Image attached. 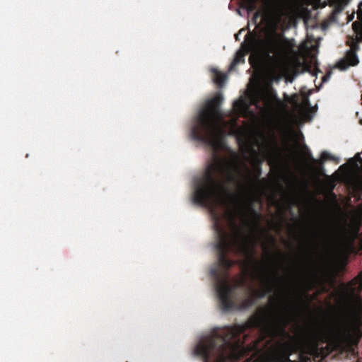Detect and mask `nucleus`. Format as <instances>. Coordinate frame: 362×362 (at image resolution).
Segmentation results:
<instances>
[{"instance_id":"25","label":"nucleus","mask_w":362,"mask_h":362,"mask_svg":"<svg viewBox=\"0 0 362 362\" xmlns=\"http://www.w3.org/2000/svg\"><path fill=\"white\" fill-rule=\"evenodd\" d=\"M278 255H279V256H280V257H281V256H283V254H282L281 252H279H279H278Z\"/></svg>"},{"instance_id":"13","label":"nucleus","mask_w":362,"mask_h":362,"mask_svg":"<svg viewBox=\"0 0 362 362\" xmlns=\"http://www.w3.org/2000/svg\"><path fill=\"white\" fill-rule=\"evenodd\" d=\"M358 17L361 22L355 21L352 23V28L355 33L362 36V13L358 14Z\"/></svg>"},{"instance_id":"20","label":"nucleus","mask_w":362,"mask_h":362,"mask_svg":"<svg viewBox=\"0 0 362 362\" xmlns=\"http://www.w3.org/2000/svg\"><path fill=\"white\" fill-rule=\"evenodd\" d=\"M308 156L309 160H310L313 163H317V160L313 158V156H312V154L310 153H308Z\"/></svg>"},{"instance_id":"24","label":"nucleus","mask_w":362,"mask_h":362,"mask_svg":"<svg viewBox=\"0 0 362 362\" xmlns=\"http://www.w3.org/2000/svg\"><path fill=\"white\" fill-rule=\"evenodd\" d=\"M353 18H354V14H352L351 16H350L349 17V21H352V20H353Z\"/></svg>"},{"instance_id":"6","label":"nucleus","mask_w":362,"mask_h":362,"mask_svg":"<svg viewBox=\"0 0 362 362\" xmlns=\"http://www.w3.org/2000/svg\"><path fill=\"white\" fill-rule=\"evenodd\" d=\"M362 299L358 297L352 312L346 311L336 320L331 329V337L338 346L358 343L362 337Z\"/></svg>"},{"instance_id":"18","label":"nucleus","mask_w":362,"mask_h":362,"mask_svg":"<svg viewBox=\"0 0 362 362\" xmlns=\"http://www.w3.org/2000/svg\"><path fill=\"white\" fill-rule=\"evenodd\" d=\"M251 103H252V104L257 106L258 105V103H259L258 96L252 95V98H251Z\"/></svg>"},{"instance_id":"2","label":"nucleus","mask_w":362,"mask_h":362,"mask_svg":"<svg viewBox=\"0 0 362 362\" xmlns=\"http://www.w3.org/2000/svg\"><path fill=\"white\" fill-rule=\"evenodd\" d=\"M214 223L217 243L215 248L218 252V267L211 269L210 273L216 281V290L219 298L220 305L223 311L228 312L235 308L233 295L235 289L246 288V281L243 278L231 284L229 281L228 270L236 264V262L228 257L230 252H235L245 257V264L252 269L255 276L266 284L269 280L264 275L267 270L266 265L259 261L254 254V247L256 243L255 238L251 233L243 232V228L236 223L230 226L233 232L227 233L219 223L218 217Z\"/></svg>"},{"instance_id":"11","label":"nucleus","mask_w":362,"mask_h":362,"mask_svg":"<svg viewBox=\"0 0 362 362\" xmlns=\"http://www.w3.org/2000/svg\"><path fill=\"white\" fill-rule=\"evenodd\" d=\"M357 233H358V230L356 231V233H354L353 234H349V233H347L346 232H344V235H343L344 240L342 242L343 246H344V247L351 246L355 241Z\"/></svg>"},{"instance_id":"7","label":"nucleus","mask_w":362,"mask_h":362,"mask_svg":"<svg viewBox=\"0 0 362 362\" xmlns=\"http://www.w3.org/2000/svg\"><path fill=\"white\" fill-rule=\"evenodd\" d=\"M241 6L248 13L254 12L255 22L260 16L279 21L282 16L277 0H242Z\"/></svg>"},{"instance_id":"3","label":"nucleus","mask_w":362,"mask_h":362,"mask_svg":"<svg viewBox=\"0 0 362 362\" xmlns=\"http://www.w3.org/2000/svg\"><path fill=\"white\" fill-rule=\"evenodd\" d=\"M295 320L291 312L278 310L265 322L264 315L251 319L252 325L261 327L262 340L269 339L265 347L276 339L281 341L269 348L259 349L256 362H314L318 361L319 350L317 336L308 329H303L295 337L286 331Z\"/></svg>"},{"instance_id":"12","label":"nucleus","mask_w":362,"mask_h":362,"mask_svg":"<svg viewBox=\"0 0 362 362\" xmlns=\"http://www.w3.org/2000/svg\"><path fill=\"white\" fill-rule=\"evenodd\" d=\"M233 107L238 113H241L247 111L248 105L244 100L239 99L234 103Z\"/></svg>"},{"instance_id":"1","label":"nucleus","mask_w":362,"mask_h":362,"mask_svg":"<svg viewBox=\"0 0 362 362\" xmlns=\"http://www.w3.org/2000/svg\"><path fill=\"white\" fill-rule=\"evenodd\" d=\"M223 98L217 95L207 101L194 119L191 128L192 138L210 146L214 151V159L206 166L202 177L195 184L192 194L194 203L210 209L214 213L218 205L227 209L230 226L237 216L245 217V210L251 213L257 228H260V214L252 206L251 192L262 175L261 161L254 165V179L247 177L243 184L236 174L243 164L239 154L229 150L230 157L223 158L215 153L223 147L225 131L218 124L222 117L220 105Z\"/></svg>"},{"instance_id":"5","label":"nucleus","mask_w":362,"mask_h":362,"mask_svg":"<svg viewBox=\"0 0 362 362\" xmlns=\"http://www.w3.org/2000/svg\"><path fill=\"white\" fill-rule=\"evenodd\" d=\"M245 42V52H237L230 64L229 71L234 70L238 64L245 62L246 53H251L249 58L250 64H252L253 58L257 57L259 54L270 59L275 58L283 60L293 52L295 47L293 40L288 39L274 30H267L262 39L257 37L255 33L246 35Z\"/></svg>"},{"instance_id":"19","label":"nucleus","mask_w":362,"mask_h":362,"mask_svg":"<svg viewBox=\"0 0 362 362\" xmlns=\"http://www.w3.org/2000/svg\"><path fill=\"white\" fill-rule=\"evenodd\" d=\"M342 9H343V8L339 5L334 8V14L339 13L342 11Z\"/></svg>"},{"instance_id":"10","label":"nucleus","mask_w":362,"mask_h":362,"mask_svg":"<svg viewBox=\"0 0 362 362\" xmlns=\"http://www.w3.org/2000/svg\"><path fill=\"white\" fill-rule=\"evenodd\" d=\"M211 72L214 74L213 80L214 83H216L218 86L221 87L224 84L226 76L215 68L211 69Z\"/></svg>"},{"instance_id":"21","label":"nucleus","mask_w":362,"mask_h":362,"mask_svg":"<svg viewBox=\"0 0 362 362\" xmlns=\"http://www.w3.org/2000/svg\"><path fill=\"white\" fill-rule=\"evenodd\" d=\"M274 226H276V231H277L278 233H279V232L281 231V227L280 224H279V223H274Z\"/></svg>"},{"instance_id":"27","label":"nucleus","mask_w":362,"mask_h":362,"mask_svg":"<svg viewBox=\"0 0 362 362\" xmlns=\"http://www.w3.org/2000/svg\"><path fill=\"white\" fill-rule=\"evenodd\" d=\"M289 299H291V301L292 300H294L295 298H291V297H289Z\"/></svg>"},{"instance_id":"22","label":"nucleus","mask_w":362,"mask_h":362,"mask_svg":"<svg viewBox=\"0 0 362 362\" xmlns=\"http://www.w3.org/2000/svg\"><path fill=\"white\" fill-rule=\"evenodd\" d=\"M270 239H271L272 243L273 245H274L276 243V239L274 237H270Z\"/></svg>"},{"instance_id":"15","label":"nucleus","mask_w":362,"mask_h":362,"mask_svg":"<svg viewBox=\"0 0 362 362\" xmlns=\"http://www.w3.org/2000/svg\"><path fill=\"white\" fill-rule=\"evenodd\" d=\"M327 160H334V157L327 151H323L321 153V163H323Z\"/></svg>"},{"instance_id":"26","label":"nucleus","mask_w":362,"mask_h":362,"mask_svg":"<svg viewBox=\"0 0 362 362\" xmlns=\"http://www.w3.org/2000/svg\"><path fill=\"white\" fill-rule=\"evenodd\" d=\"M310 301L309 300V301H308L307 303H305V305L306 307H308V305H309V303H310Z\"/></svg>"},{"instance_id":"17","label":"nucleus","mask_w":362,"mask_h":362,"mask_svg":"<svg viewBox=\"0 0 362 362\" xmlns=\"http://www.w3.org/2000/svg\"><path fill=\"white\" fill-rule=\"evenodd\" d=\"M265 154H266V156H268V157H269V160H268V162H269V164H270L272 162H274V161H275V160H276V159H275V158H274V155H273V154H272L270 152H266V153H265Z\"/></svg>"},{"instance_id":"14","label":"nucleus","mask_w":362,"mask_h":362,"mask_svg":"<svg viewBox=\"0 0 362 362\" xmlns=\"http://www.w3.org/2000/svg\"><path fill=\"white\" fill-rule=\"evenodd\" d=\"M313 232L318 237L327 240L329 238V234L325 231V227L322 226L320 229H314Z\"/></svg>"},{"instance_id":"8","label":"nucleus","mask_w":362,"mask_h":362,"mask_svg":"<svg viewBox=\"0 0 362 362\" xmlns=\"http://www.w3.org/2000/svg\"><path fill=\"white\" fill-rule=\"evenodd\" d=\"M274 276L275 277V280L276 281H269L268 284H267V286L268 287L267 292H264V291H253L242 303L241 308L243 309H247V308H249L250 307H251L253 305H255V303H256V300L258 298H262V297H264L265 296V294L267 293L271 292L272 291V286L276 285V282L277 281H280V282H283L284 281V279L280 276L278 270H276V269L274 270ZM264 284L266 285V284Z\"/></svg>"},{"instance_id":"4","label":"nucleus","mask_w":362,"mask_h":362,"mask_svg":"<svg viewBox=\"0 0 362 362\" xmlns=\"http://www.w3.org/2000/svg\"><path fill=\"white\" fill-rule=\"evenodd\" d=\"M246 328V325H235L220 329L213 337L200 341L194 354L200 356L203 362L240 361L250 352L240 337Z\"/></svg>"},{"instance_id":"23","label":"nucleus","mask_w":362,"mask_h":362,"mask_svg":"<svg viewBox=\"0 0 362 362\" xmlns=\"http://www.w3.org/2000/svg\"><path fill=\"white\" fill-rule=\"evenodd\" d=\"M264 249L265 250H267V252L268 253H269V252H270V251H269V248H268L266 245H264Z\"/></svg>"},{"instance_id":"16","label":"nucleus","mask_w":362,"mask_h":362,"mask_svg":"<svg viewBox=\"0 0 362 362\" xmlns=\"http://www.w3.org/2000/svg\"><path fill=\"white\" fill-rule=\"evenodd\" d=\"M298 303H302V297L299 296L297 299L291 300V304L296 310H298Z\"/></svg>"},{"instance_id":"9","label":"nucleus","mask_w":362,"mask_h":362,"mask_svg":"<svg viewBox=\"0 0 362 362\" xmlns=\"http://www.w3.org/2000/svg\"><path fill=\"white\" fill-rule=\"evenodd\" d=\"M359 61L356 53V51L351 48L346 52L345 58L340 60L337 66L341 70L346 69L349 66H356L358 64Z\"/></svg>"}]
</instances>
